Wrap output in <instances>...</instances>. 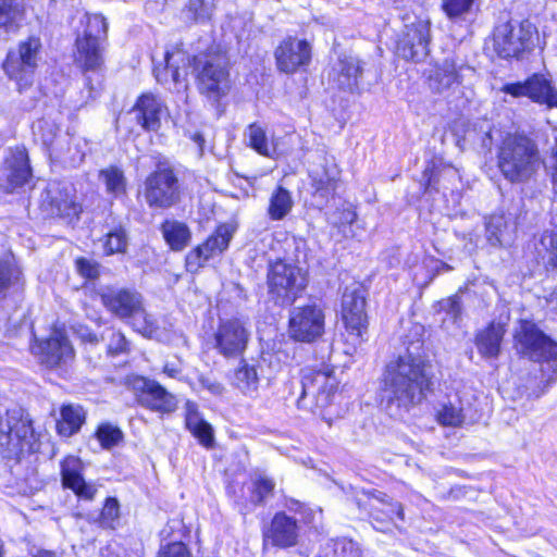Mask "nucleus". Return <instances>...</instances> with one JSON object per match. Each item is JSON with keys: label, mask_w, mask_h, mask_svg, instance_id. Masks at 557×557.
Listing matches in <instances>:
<instances>
[{"label": "nucleus", "mask_w": 557, "mask_h": 557, "mask_svg": "<svg viewBox=\"0 0 557 557\" xmlns=\"http://www.w3.org/2000/svg\"><path fill=\"white\" fill-rule=\"evenodd\" d=\"M96 436L101 446L107 449L117 445L123 438L122 431L109 423L101 424L96 432Z\"/></svg>", "instance_id": "nucleus-44"}, {"label": "nucleus", "mask_w": 557, "mask_h": 557, "mask_svg": "<svg viewBox=\"0 0 557 557\" xmlns=\"http://www.w3.org/2000/svg\"><path fill=\"white\" fill-rule=\"evenodd\" d=\"M85 422V411L79 405H64L61 408V419L57 423L60 435L71 436L79 431Z\"/></svg>", "instance_id": "nucleus-33"}, {"label": "nucleus", "mask_w": 557, "mask_h": 557, "mask_svg": "<svg viewBox=\"0 0 557 557\" xmlns=\"http://www.w3.org/2000/svg\"><path fill=\"white\" fill-rule=\"evenodd\" d=\"M34 557H58L54 553L49 550L38 552Z\"/></svg>", "instance_id": "nucleus-62"}, {"label": "nucleus", "mask_w": 557, "mask_h": 557, "mask_svg": "<svg viewBox=\"0 0 557 557\" xmlns=\"http://www.w3.org/2000/svg\"><path fill=\"white\" fill-rule=\"evenodd\" d=\"M338 387L333 369L307 367L301 370V392L297 399L299 409L321 414L329 407Z\"/></svg>", "instance_id": "nucleus-5"}, {"label": "nucleus", "mask_w": 557, "mask_h": 557, "mask_svg": "<svg viewBox=\"0 0 557 557\" xmlns=\"http://www.w3.org/2000/svg\"><path fill=\"white\" fill-rule=\"evenodd\" d=\"M532 26L511 22L498 25L494 33V47L499 57L507 59L517 57L530 42Z\"/></svg>", "instance_id": "nucleus-18"}, {"label": "nucleus", "mask_w": 557, "mask_h": 557, "mask_svg": "<svg viewBox=\"0 0 557 557\" xmlns=\"http://www.w3.org/2000/svg\"><path fill=\"white\" fill-rule=\"evenodd\" d=\"M83 36L76 38V62L85 72L89 97L95 98L101 85L104 41L108 23L100 14L85 13Z\"/></svg>", "instance_id": "nucleus-3"}, {"label": "nucleus", "mask_w": 557, "mask_h": 557, "mask_svg": "<svg viewBox=\"0 0 557 557\" xmlns=\"http://www.w3.org/2000/svg\"><path fill=\"white\" fill-rule=\"evenodd\" d=\"M107 309L146 337L157 332L154 319L147 313L140 294L129 289L110 290L102 295Z\"/></svg>", "instance_id": "nucleus-8"}, {"label": "nucleus", "mask_w": 557, "mask_h": 557, "mask_svg": "<svg viewBox=\"0 0 557 557\" xmlns=\"http://www.w3.org/2000/svg\"><path fill=\"white\" fill-rule=\"evenodd\" d=\"M473 0H444L443 8L449 16H458L467 12Z\"/></svg>", "instance_id": "nucleus-49"}, {"label": "nucleus", "mask_w": 557, "mask_h": 557, "mask_svg": "<svg viewBox=\"0 0 557 557\" xmlns=\"http://www.w3.org/2000/svg\"><path fill=\"white\" fill-rule=\"evenodd\" d=\"M355 219H356L355 212L348 210L344 213V220L346 223H352L355 221Z\"/></svg>", "instance_id": "nucleus-61"}, {"label": "nucleus", "mask_w": 557, "mask_h": 557, "mask_svg": "<svg viewBox=\"0 0 557 557\" xmlns=\"http://www.w3.org/2000/svg\"><path fill=\"white\" fill-rule=\"evenodd\" d=\"M191 139L198 146V151H199V154L201 156L202 151H203V145H205V139H203L202 135L200 133H195L191 136Z\"/></svg>", "instance_id": "nucleus-59"}, {"label": "nucleus", "mask_w": 557, "mask_h": 557, "mask_svg": "<svg viewBox=\"0 0 557 557\" xmlns=\"http://www.w3.org/2000/svg\"><path fill=\"white\" fill-rule=\"evenodd\" d=\"M430 27L426 22L418 21L410 27L397 45L399 57L413 62H421L429 54Z\"/></svg>", "instance_id": "nucleus-23"}, {"label": "nucleus", "mask_w": 557, "mask_h": 557, "mask_svg": "<svg viewBox=\"0 0 557 557\" xmlns=\"http://www.w3.org/2000/svg\"><path fill=\"white\" fill-rule=\"evenodd\" d=\"M267 285L270 299L285 307L292 305L305 289L306 275L294 262L278 258L269 261Z\"/></svg>", "instance_id": "nucleus-7"}, {"label": "nucleus", "mask_w": 557, "mask_h": 557, "mask_svg": "<svg viewBox=\"0 0 557 557\" xmlns=\"http://www.w3.org/2000/svg\"><path fill=\"white\" fill-rule=\"evenodd\" d=\"M274 55L280 71L294 73L309 64L311 47L307 40L287 37L278 45Z\"/></svg>", "instance_id": "nucleus-21"}, {"label": "nucleus", "mask_w": 557, "mask_h": 557, "mask_svg": "<svg viewBox=\"0 0 557 557\" xmlns=\"http://www.w3.org/2000/svg\"><path fill=\"white\" fill-rule=\"evenodd\" d=\"M466 419L465 409L458 404L449 401L437 411V420L443 425L460 426Z\"/></svg>", "instance_id": "nucleus-41"}, {"label": "nucleus", "mask_w": 557, "mask_h": 557, "mask_svg": "<svg viewBox=\"0 0 557 557\" xmlns=\"http://www.w3.org/2000/svg\"><path fill=\"white\" fill-rule=\"evenodd\" d=\"M143 198L150 209H169L181 200V184L173 169L160 166L144 182Z\"/></svg>", "instance_id": "nucleus-9"}, {"label": "nucleus", "mask_w": 557, "mask_h": 557, "mask_svg": "<svg viewBox=\"0 0 557 557\" xmlns=\"http://www.w3.org/2000/svg\"><path fill=\"white\" fill-rule=\"evenodd\" d=\"M40 49V39L29 37L21 41L16 50L9 51L3 63V70L11 79L16 82L20 90L32 84Z\"/></svg>", "instance_id": "nucleus-10"}, {"label": "nucleus", "mask_w": 557, "mask_h": 557, "mask_svg": "<svg viewBox=\"0 0 557 557\" xmlns=\"http://www.w3.org/2000/svg\"><path fill=\"white\" fill-rule=\"evenodd\" d=\"M158 557H191L188 548L182 542H173L162 547Z\"/></svg>", "instance_id": "nucleus-50"}, {"label": "nucleus", "mask_w": 557, "mask_h": 557, "mask_svg": "<svg viewBox=\"0 0 557 557\" xmlns=\"http://www.w3.org/2000/svg\"><path fill=\"white\" fill-rule=\"evenodd\" d=\"M341 315L354 345L362 343L368 330V317L366 299L359 285L352 284L345 288L342 297Z\"/></svg>", "instance_id": "nucleus-11"}, {"label": "nucleus", "mask_w": 557, "mask_h": 557, "mask_svg": "<svg viewBox=\"0 0 557 557\" xmlns=\"http://www.w3.org/2000/svg\"><path fill=\"white\" fill-rule=\"evenodd\" d=\"M52 138H53V134H52V131L50 132V135L49 136H42V141L45 145H49L52 143Z\"/></svg>", "instance_id": "nucleus-63"}, {"label": "nucleus", "mask_w": 557, "mask_h": 557, "mask_svg": "<svg viewBox=\"0 0 557 557\" xmlns=\"http://www.w3.org/2000/svg\"><path fill=\"white\" fill-rule=\"evenodd\" d=\"M82 338L89 343H97V341H98L97 336L89 331H86V333H83Z\"/></svg>", "instance_id": "nucleus-60"}, {"label": "nucleus", "mask_w": 557, "mask_h": 557, "mask_svg": "<svg viewBox=\"0 0 557 557\" xmlns=\"http://www.w3.org/2000/svg\"><path fill=\"white\" fill-rule=\"evenodd\" d=\"M250 500L256 505H261L273 495L275 483L264 475H258L251 485Z\"/></svg>", "instance_id": "nucleus-42"}, {"label": "nucleus", "mask_w": 557, "mask_h": 557, "mask_svg": "<svg viewBox=\"0 0 557 557\" xmlns=\"http://www.w3.org/2000/svg\"><path fill=\"white\" fill-rule=\"evenodd\" d=\"M430 386L426 363L421 357L407 354L386 366L383 393L388 404L408 409L423 399Z\"/></svg>", "instance_id": "nucleus-1"}, {"label": "nucleus", "mask_w": 557, "mask_h": 557, "mask_svg": "<svg viewBox=\"0 0 557 557\" xmlns=\"http://www.w3.org/2000/svg\"><path fill=\"white\" fill-rule=\"evenodd\" d=\"M99 180L104 184L107 193L119 197L126 191V178L124 172L115 166L110 165L99 172Z\"/></svg>", "instance_id": "nucleus-39"}, {"label": "nucleus", "mask_w": 557, "mask_h": 557, "mask_svg": "<svg viewBox=\"0 0 557 557\" xmlns=\"http://www.w3.org/2000/svg\"><path fill=\"white\" fill-rule=\"evenodd\" d=\"M84 465L76 456H67L61 462L62 483L71 488L78 497L90 500L94 498L97 488L94 484L87 483L83 478Z\"/></svg>", "instance_id": "nucleus-26"}, {"label": "nucleus", "mask_w": 557, "mask_h": 557, "mask_svg": "<svg viewBox=\"0 0 557 557\" xmlns=\"http://www.w3.org/2000/svg\"><path fill=\"white\" fill-rule=\"evenodd\" d=\"M119 517V503L114 498H108L100 513V523L104 528H113Z\"/></svg>", "instance_id": "nucleus-46"}, {"label": "nucleus", "mask_w": 557, "mask_h": 557, "mask_svg": "<svg viewBox=\"0 0 557 557\" xmlns=\"http://www.w3.org/2000/svg\"><path fill=\"white\" fill-rule=\"evenodd\" d=\"M362 69L354 57L339 58L332 67L329 78L338 89L352 92L358 88Z\"/></svg>", "instance_id": "nucleus-30"}, {"label": "nucleus", "mask_w": 557, "mask_h": 557, "mask_svg": "<svg viewBox=\"0 0 557 557\" xmlns=\"http://www.w3.org/2000/svg\"><path fill=\"white\" fill-rule=\"evenodd\" d=\"M33 354L47 368L66 367L74 359V349L63 329L54 327L45 339L36 341Z\"/></svg>", "instance_id": "nucleus-14"}, {"label": "nucleus", "mask_w": 557, "mask_h": 557, "mask_svg": "<svg viewBox=\"0 0 557 557\" xmlns=\"http://www.w3.org/2000/svg\"><path fill=\"white\" fill-rule=\"evenodd\" d=\"M200 385L212 395L219 396L223 393L224 386L215 379L201 375L199 377Z\"/></svg>", "instance_id": "nucleus-53"}, {"label": "nucleus", "mask_w": 557, "mask_h": 557, "mask_svg": "<svg viewBox=\"0 0 557 557\" xmlns=\"http://www.w3.org/2000/svg\"><path fill=\"white\" fill-rule=\"evenodd\" d=\"M318 166L310 170L312 196L315 206L321 208L333 196L338 180V169L333 160L320 158Z\"/></svg>", "instance_id": "nucleus-22"}, {"label": "nucleus", "mask_w": 557, "mask_h": 557, "mask_svg": "<svg viewBox=\"0 0 557 557\" xmlns=\"http://www.w3.org/2000/svg\"><path fill=\"white\" fill-rule=\"evenodd\" d=\"M462 65H457L454 60L446 59L435 66L429 76V87L434 94L449 96L461 84L460 71Z\"/></svg>", "instance_id": "nucleus-27"}, {"label": "nucleus", "mask_w": 557, "mask_h": 557, "mask_svg": "<svg viewBox=\"0 0 557 557\" xmlns=\"http://www.w3.org/2000/svg\"><path fill=\"white\" fill-rule=\"evenodd\" d=\"M505 332L503 323L493 322L485 330L478 333L475 345L479 352L486 358L497 357Z\"/></svg>", "instance_id": "nucleus-32"}, {"label": "nucleus", "mask_w": 557, "mask_h": 557, "mask_svg": "<svg viewBox=\"0 0 557 557\" xmlns=\"http://www.w3.org/2000/svg\"><path fill=\"white\" fill-rule=\"evenodd\" d=\"M32 177L28 154L25 148H15L10 150L5 158L0 176V189L5 193H12L24 186Z\"/></svg>", "instance_id": "nucleus-20"}, {"label": "nucleus", "mask_w": 557, "mask_h": 557, "mask_svg": "<svg viewBox=\"0 0 557 557\" xmlns=\"http://www.w3.org/2000/svg\"><path fill=\"white\" fill-rule=\"evenodd\" d=\"M385 509L383 510L389 519H393L394 516L398 517L400 520L404 519V510L401 504L398 502H391L385 504Z\"/></svg>", "instance_id": "nucleus-55"}, {"label": "nucleus", "mask_w": 557, "mask_h": 557, "mask_svg": "<svg viewBox=\"0 0 557 557\" xmlns=\"http://www.w3.org/2000/svg\"><path fill=\"white\" fill-rule=\"evenodd\" d=\"M497 168L512 184H525L535 178L543 165L537 144L525 135L506 136L497 149Z\"/></svg>", "instance_id": "nucleus-2"}, {"label": "nucleus", "mask_w": 557, "mask_h": 557, "mask_svg": "<svg viewBox=\"0 0 557 557\" xmlns=\"http://www.w3.org/2000/svg\"><path fill=\"white\" fill-rule=\"evenodd\" d=\"M233 384L245 395H252L258 391L259 376L253 364L242 359L234 372Z\"/></svg>", "instance_id": "nucleus-35"}, {"label": "nucleus", "mask_w": 557, "mask_h": 557, "mask_svg": "<svg viewBox=\"0 0 557 557\" xmlns=\"http://www.w3.org/2000/svg\"><path fill=\"white\" fill-rule=\"evenodd\" d=\"M539 255H544L546 268L557 272V234L554 232H544L536 246Z\"/></svg>", "instance_id": "nucleus-40"}, {"label": "nucleus", "mask_w": 557, "mask_h": 557, "mask_svg": "<svg viewBox=\"0 0 557 557\" xmlns=\"http://www.w3.org/2000/svg\"><path fill=\"white\" fill-rule=\"evenodd\" d=\"M86 152L87 141L83 138H73L67 149L65 160L69 161L71 165L76 166L84 161Z\"/></svg>", "instance_id": "nucleus-45"}, {"label": "nucleus", "mask_w": 557, "mask_h": 557, "mask_svg": "<svg viewBox=\"0 0 557 557\" xmlns=\"http://www.w3.org/2000/svg\"><path fill=\"white\" fill-rule=\"evenodd\" d=\"M137 123L147 132H158L161 120L166 115L168 109L162 100L151 94H145L133 108Z\"/></svg>", "instance_id": "nucleus-25"}, {"label": "nucleus", "mask_w": 557, "mask_h": 557, "mask_svg": "<svg viewBox=\"0 0 557 557\" xmlns=\"http://www.w3.org/2000/svg\"><path fill=\"white\" fill-rule=\"evenodd\" d=\"M516 228V222L510 216L504 213H495L486 222L487 240L493 246L509 245Z\"/></svg>", "instance_id": "nucleus-31"}, {"label": "nucleus", "mask_w": 557, "mask_h": 557, "mask_svg": "<svg viewBox=\"0 0 557 557\" xmlns=\"http://www.w3.org/2000/svg\"><path fill=\"white\" fill-rule=\"evenodd\" d=\"M191 433L199 440V442L205 446H210L213 442V432L212 428L208 422H203L197 430L191 431Z\"/></svg>", "instance_id": "nucleus-51"}, {"label": "nucleus", "mask_w": 557, "mask_h": 557, "mask_svg": "<svg viewBox=\"0 0 557 557\" xmlns=\"http://www.w3.org/2000/svg\"><path fill=\"white\" fill-rule=\"evenodd\" d=\"M298 539L297 521L285 512H277L267 531L264 541L272 545L286 548L296 545Z\"/></svg>", "instance_id": "nucleus-28"}, {"label": "nucleus", "mask_w": 557, "mask_h": 557, "mask_svg": "<svg viewBox=\"0 0 557 557\" xmlns=\"http://www.w3.org/2000/svg\"><path fill=\"white\" fill-rule=\"evenodd\" d=\"M128 343L125 336L117 331H109L108 352L119 355L127 350Z\"/></svg>", "instance_id": "nucleus-48"}, {"label": "nucleus", "mask_w": 557, "mask_h": 557, "mask_svg": "<svg viewBox=\"0 0 557 557\" xmlns=\"http://www.w3.org/2000/svg\"><path fill=\"white\" fill-rule=\"evenodd\" d=\"M294 201L290 193L283 188L277 187L270 198L268 213L274 221L284 219L292 210Z\"/></svg>", "instance_id": "nucleus-38"}, {"label": "nucleus", "mask_w": 557, "mask_h": 557, "mask_svg": "<svg viewBox=\"0 0 557 557\" xmlns=\"http://www.w3.org/2000/svg\"><path fill=\"white\" fill-rule=\"evenodd\" d=\"M234 233L235 227L231 224H222L218 226L214 233L210 235L203 244L188 252L186 256L187 270L189 272H196L211 258L225 251Z\"/></svg>", "instance_id": "nucleus-17"}, {"label": "nucleus", "mask_w": 557, "mask_h": 557, "mask_svg": "<svg viewBox=\"0 0 557 557\" xmlns=\"http://www.w3.org/2000/svg\"><path fill=\"white\" fill-rule=\"evenodd\" d=\"M127 247V236L123 228H115L108 233L103 244L104 253L110 256L125 252Z\"/></svg>", "instance_id": "nucleus-43"}, {"label": "nucleus", "mask_w": 557, "mask_h": 557, "mask_svg": "<svg viewBox=\"0 0 557 557\" xmlns=\"http://www.w3.org/2000/svg\"><path fill=\"white\" fill-rule=\"evenodd\" d=\"M180 63H183L184 66L186 63H190L185 52L181 49L172 52L168 50L164 53L163 61L153 67L156 79L161 84H168L171 81L177 91L186 89L187 71L184 69L183 73H181Z\"/></svg>", "instance_id": "nucleus-24"}, {"label": "nucleus", "mask_w": 557, "mask_h": 557, "mask_svg": "<svg viewBox=\"0 0 557 557\" xmlns=\"http://www.w3.org/2000/svg\"><path fill=\"white\" fill-rule=\"evenodd\" d=\"M334 552L338 557H361V550L357 543L348 539L335 542Z\"/></svg>", "instance_id": "nucleus-47"}, {"label": "nucleus", "mask_w": 557, "mask_h": 557, "mask_svg": "<svg viewBox=\"0 0 557 557\" xmlns=\"http://www.w3.org/2000/svg\"><path fill=\"white\" fill-rule=\"evenodd\" d=\"M515 349L521 356L541 363L542 381L548 386L557 379V344L535 323L520 320L513 334Z\"/></svg>", "instance_id": "nucleus-4"}, {"label": "nucleus", "mask_w": 557, "mask_h": 557, "mask_svg": "<svg viewBox=\"0 0 557 557\" xmlns=\"http://www.w3.org/2000/svg\"><path fill=\"white\" fill-rule=\"evenodd\" d=\"M161 231L172 250H183L191 238L188 226L183 222L165 221L161 226Z\"/></svg>", "instance_id": "nucleus-34"}, {"label": "nucleus", "mask_w": 557, "mask_h": 557, "mask_svg": "<svg viewBox=\"0 0 557 557\" xmlns=\"http://www.w3.org/2000/svg\"><path fill=\"white\" fill-rule=\"evenodd\" d=\"M203 422L206 421L200 418L199 413L185 418L186 426L190 432L197 430V428H199Z\"/></svg>", "instance_id": "nucleus-57"}, {"label": "nucleus", "mask_w": 557, "mask_h": 557, "mask_svg": "<svg viewBox=\"0 0 557 557\" xmlns=\"http://www.w3.org/2000/svg\"><path fill=\"white\" fill-rule=\"evenodd\" d=\"M249 146L259 154L273 158L276 153L274 144L269 139L265 131L258 124H250L246 131Z\"/></svg>", "instance_id": "nucleus-37"}, {"label": "nucleus", "mask_w": 557, "mask_h": 557, "mask_svg": "<svg viewBox=\"0 0 557 557\" xmlns=\"http://www.w3.org/2000/svg\"><path fill=\"white\" fill-rule=\"evenodd\" d=\"M196 17H197L198 20L209 18V17H210V14H209V13H203V12H197V13H196Z\"/></svg>", "instance_id": "nucleus-64"}, {"label": "nucleus", "mask_w": 557, "mask_h": 557, "mask_svg": "<svg viewBox=\"0 0 557 557\" xmlns=\"http://www.w3.org/2000/svg\"><path fill=\"white\" fill-rule=\"evenodd\" d=\"M502 91L516 98L528 97L548 109L557 108V88L552 79L543 74H533L524 82L506 84Z\"/></svg>", "instance_id": "nucleus-15"}, {"label": "nucleus", "mask_w": 557, "mask_h": 557, "mask_svg": "<svg viewBox=\"0 0 557 557\" xmlns=\"http://www.w3.org/2000/svg\"><path fill=\"white\" fill-rule=\"evenodd\" d=\"M76 267L78 272L87 278H94L98 275L97 265L86 259H78L76 261Z\"/></svg>", "instance_id": "nucleus-54"}, {"label": "nucleus", "mask_w": 557, "mask_h": 557, "mask_svg": "<svg viewBox=\"0 0 557 557\" xmlns=\"http://www.w3.org/2000/svg\"><path fill=\"white\" fill-rule=\"evenodd\" d=\"M248 325L238 318L221 320L213 334L214 349L226 359L242 357L250 339Z\"/></svg>", "instance_id": "nucleus-12"}, {"label": "nucleus", "mask_w": 557, "mask_h": 557, "mask_svg": "<svg viewBox=\"0 0 557 557\" xmlns=\"http://www.w3.org/2000/svg\"><path fill=\"white\" fill-rule=\"evenodd\" d=\"M197 87L208 100L218 102L226 96L231 88L226 58L219 51L209 50L207 53L193 57Z\"/></svg>", "instance_id": "nucleus-6"}, {"label": "nucleus", "mask_w": 557, "mask_h": 557, "mask_svg": "<svg viewBox=\"0 0 557 557\" xmlns=\"http://www.w3.org/2000/svg\"><path fill=\"white\" fill-rule=\"evenodd\" d=\"M198 407L195 403L193 401H187L185 404V418H188L189 416H196L198 414Z\"/></svg>", "instance_id": "nucleus-58"}, {"label": "nucleus", "mask_w": 557, "mask_h": 557, "mask_svg": "<svg viewBox=\"0 0 557 557\" xmlns=\"http://www.w3.org/2000/svg\"><path fill=\"white\" fill-rule=\"evenodd\" d=\"M139 403L153 411L171 413L177 408L176 397L156 381L144 380Z\"/></svg>", "instance_id": "nucleus-29"}, {"label": "nucleus", "mask_w": 557, "mask_h": 557, "mask_svg": "<svg viewBox=\"0 0 557 557\" xmlns=\"http://www.w3.org/2000/svg\"><path fill=\"white\" fill-rule=\"evenodd\" d=\"M23 0H0V28L13 32L23 16Z\"/></svg>", "instance_id": "nucleus-36"}, {"label": "nucleus", "mask_w": 557, "mask_h": 557, "mask_svg": "<svg viewBox=\"0 0 557 557\" xmlns=\"http://www.w3.org/2000/svg\"><path fill=\"white\" fill-rule=\"evenodd\" d=\"M41 207L50 215L60 216L72 221L82 212V206L77 201L76 189L67 182H51L41 196Z\"/></svg>", "instance_id": "nucleus-13"}, {"label": "nucleus", "mask_w": 557, "mask_h": 557, "mask_svg": "<svg viewBox=\"0 0 557 557\" xmlns=\"http://www.w3.org/2000/svg\"><path fill=\"white\" fill-rule=\"evenodd\" d=\"M441 308L447 314H449L454 320H457V318L461 313V304L457 297L443 300L441 302Z\"/></svg>", "instance_id": "nucleus-52"}, {"label": "nucleus", "mask_w": 557, "mask_h": 557, "mask_svg": "<svg viewBox=\"0 0 557 557\" xmlns=\"http://www.w3.org/2000/svg\"><path fill=\"white\" fill-rule=\"evenodd\" d=\"M24 285V278L21 268L14 256L7 251L0 256V330H9L10 313L4 308L8 296L12 290L18 289Z\"/></svg>", "instance_id": "nucleus-19"}, {"label": "nucleus", "mask_w": 557, "mask_h": 557, "mask_svg": "<svg viewBox=\"0 0 557 557\" xmlns=\"http://www.w3.org/2000/svg\"><path fill=\"white\" fill-rule=\"evenodd\" d=\"M324 314L314 306L295 307L289 313V334L299 342H312L322 335Z\"/></svg>", "instance_id": "nucleus-16"}, {"label": "nucleus", "mask_w": 557, "mask_h": 557, "mask_svg": "<svg viewBox=\"0 0 557 557\" xmlns=\"http://www.w3.org/2000/svg\"><path fill=\"white\" fill-rule=\"evenodd\" d=\"M163 373L169 377L178 379L182 374V367L180 363L166 362L163 367Z\"/></svg>", "instance_id": "nucleus-56"}]
</instances>
